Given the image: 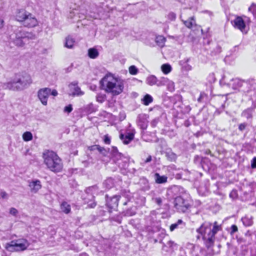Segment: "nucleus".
<instances>
[{"label":"nucleus","mask_w":256,"mask_h":256,"mask_svg":"<svg viewBox=\"0 0 256 256\" xmlns=\"http://www.w3.org/2000/svg\"><path fill=\"white\" fill-rule=\"evenodd\" d=\"M234 28L240 30L243 33H246V24L243 18L240 16H237L232 22Z\"/></svg>","instance_id":"nucleus-12"},{"label":"nucleus","mask_w":256,"mask_h":256,"mask_svg":"<svg viewBox=\"0 0 256 256\" xmlns=\"http://www.w3.org/2000/svg\"><path fill=\"white\" fill-rule=\"evenodd\" d=\"M158 80L154 75H150L148 76L146 80V82L149 86H152L156 84L157 86Z\"/></svg>","instance_id":"nucleus-18"},{"label":"nucleus","mask_w":256,"mask_h":256,"mask_svg":"<svg viewBox=\"0 0 256 256\" xmlns=\"http://www.w3.org/2000/svg\"><path fill=\"white\" fill-rule=\"evenodd\" d=\"M146 126H147L146 124H143L142 126V128H143V129H146Z\"/></svg>","instance_id":"nucleus-49"},{"label":"nucleus","mask_w":256,"mask_h":256,"mask_svg":"<svg viewBox=\"0 0 256 256\" xmlns=\"http://www.w3.org/2000/svg\"><path fill=\"white\" fill-rule=\"evenodd\" d=\"M134 138V134L132 132H129L126 135L120 134V138L123 141L124 144H128Z\"/></svg>","instance_id":"nucleus-15"},{"label":"nucleus","mask_w":256,"mask_h":256,"mask_svg":"<svg viewBox=\"0 0 256 256\" xmlns=\"http://www.w3.org/2000/svg\"><path fill=\"white\" fill-rule=\"evenodd\" d=\"M104 141L106 144H110V137L108 134L104 135Z\"/></svg>","instance_id":"nucleus-38"},{"label":"nucleus","mask_w":256,"mask_h":256,"mask_svg":"<svg viewBox=\"0 0 256 256\" xmlns=\"http://www.w3.org/2000/svg\"><path fill=\"white\" fill-rule=\"evenodd\" d=\"M35 38V35L32 33L18 30L16 33V38L13 40L14 44L18 47H23L30 40Z\"/></svg>","instance_id":"nucleus-5"},{"label":"nucleus","mask_w":256,"mask_h":256,"mask_svg":"<svg viewBox=\"0 0 256 256\" xmlns=\"http://www.w3.org/2000/svg\"><path fill=\"white\" fill-rule=\"evenodd\" d=\"M8 246L13 247L17 251L24 250L29 246V243L26 239H19L16 241H12Z\"/></svg>","instance_id":"nucleus-9"},{"label":"nucleus","mask_w":256,"mask_h":256,"mask_svg":"<svg viewBox=\"0 0 256 256\" xmlns=\"http://www.w3.org/2000/svg\"><path fill=\"white\" fill-rule=\"evenodd\" d=\"M184 24L188 28H191L194 25H195V20L193 17L190 18L188 20L184 21Z\"/></svg>","instance_id":"nucleus-26"},{"label":"nucleus","mask_w":256,"mask_h":256,"mask_svg":"<svg viewBox=\"0 0 256 256\" xmlns=\"http://www.w3.org/2000/svg\"><path fill=\"white\" fill-rule=\"evenodd\" d=\"M4 25V21L3 20L0 19V30L2 29Z\"/></svg>","instance_id":"nucleus-47"},{"label":"nucleus","mask_w":256,"mask_h":256,"mask_svg":"<svg viewBox=\"0 0 256 256\" xmlns=\"http://www.w3.org/2000/svg\"><path fill=\"white\" fill-rule=\"evenodd\" d=\"M142 100L145 106H148L150 103H151L152 102L153 98L150 95L146 94L144 96Z\"/></svg>","instance_id":"nucleus-25"},{"label":"nucleus","mask_w":256,"mask_h":256,"mask_svg":"<svg viewBox=\"0 0 256 256\" xmlns=\"http://www.w3.org/2000/svg\"><path fill=\"white\" fill-rule=\"evenodd\" d=\"M95 146L96 147V149L100 152H102L103 151L105 150L104 148L101 147L98 145H96Z\"/></svg>","instance_id":"nucleus-44"},{"label":"nucleus","mask_w":256,"mask_h":256,"mask_svg":"<svg viewBox=\"0 0 256 256\" xmlns=\"http://www.w3.org/2000/svg\"><path fill=\"white\" fill-rule=\"evenodd\" d=\"M211 228V223L204 222L200 228L196 230V232L202 236V239L208 248L211 247L214 244Z\"/></svg>","instance_id":"nucleus-4"},{"label":"nucleus","mask_w":256,"mask_h":256,"mask_svg":"<svg viewBox=\"0 0 256 256\" xmlns=\"http://www.w3.org/2000/svg\"><path fill=\"white\" fill-rule=\"evenodd\" d=\"M174 206L180 212H184L190 206V204L182 197L178 196L175 198Z\"/></svg>","instance_id":"nucleus-10"},{"label":"nucleus","mask_w":256,"mask_h":256,"mask_svg":"<svg viewBox=\"0 0 256 256\" xmlns=\"http://www.w3.org/2000/svg\"><path fill=\"white\" fill-rule=\"evenodd\" d=\"M0 196L2 198H8V194L5 192H0Z\"/></svg>","instance_id":"nucleus-43"},{"label":"nucleus","mask_w":256,"mask_h":256,"mask_svg":"<svg viewBox=\"0 0 256 256\" xmlns=\"http://www.w3.org/2000/svg\"><path fill=\"white\" fill-rule=\"evenodd\" d=\"M10 213L13 216H16L18 214V212L16 208H10Z\"/></svg>","instance_id":"nucleus-39"},{"label":"nucleus","mask_w":256,"mask_h":256,"mask_svg":"<svg viewBox=\"0 0 256 256\" xmlns=\"http://www.w3.org/2000/svg\"><path fill=\"white\" fill-rule=\"evenodd\" d=\"M75 44V40L70 36H68L65 38L64 46L68 48H72Z\"/></svg>","instance_id":"nucleus-17"},{"label":"nucleus","mask_w":256,"mask_h":256,"mask_svg":"<svg viewBox=\"0 0 256 256\" xmlns=\"http://www.w3.org/2000/svg\"><path fill=\"white\" fill-rule=\"evenodd\" d=\"M88 56L91 58H96L98 56V52L95 48H90L88 50Z\"/></svg>","instance_id":"nucleus-19"},{"label":"nucleus","mask_w":256,"mask_h":256,"mask_svg":"<svg viewBox=\"0 0 256 256\" xmlns=\"http://www.w3.org/2000/svg\"><path fill=\"white\" fill-rule=\"evenodd\" d=\"M3 88L13 91L20 90L18 82H16V76L10 81L4 83Z\"/></svg>","instance_id":"nucleus-13"},{"label":"nucleus","mask_w":256,"mask_h":256,"mask_svg":"<svg viewBox=\"0 0 256 256\" xmlns=\"http://www.w3.org/2000/svg\"><path fill=\"white\" fill-rule=\"evenodd\" d=\"M98 191V188L96 186L89 187L86 189V194H90V196H89L90 198H85V201L88 203L89 208H93L96 206V203L94 201V194H96Z\"/></svg>","instance_id":"nucleus-8"},{"label":"nucleus","mask_w":256,"mask_h":256,"mask_svg":"<svg viewBox=\"0 0 256 256\" xmlns=\"http://www.w3.org/2000/svg\"><path fill=\"white\" fill-rule=\"evenodd\" d=\"M248 11L252 12L256 16V4H252L248 8Z\"/></svg>","instance_id":"nucleus-34"},{"label":"nucleus","mask_w":256,"mask_h":256,"mask_svg":"<svg viewBox=\"0 0 256 256\" xmlns=\"http://www.w3.org/2000/svg\"><path fill=\"white\" fill-rule=\"evenodd\" d=\"M100 82L104 92L116 96L123 92L126 80L119 76L108 72L101 79Z\"/></svg>","instance_id":"nucleus-1"},{"label":"nucleus","mask_w":256,"mask_h":256,"mask_svg":"<svg viewBox=\"0 0 256 256\" xmlns=\"http://www.w3.org/2000/svg\"><path fill=\"white\" fill-rule=\"evenodd\" d=\"M16 18L18 21L22 22V24L26 27L33 28L38 24L36 18L24 10H19L16 14Z\"/></svg>","instance_id":"nucleus-3"},{"label":"nucleus","mask_w":256,"mask_h":256,"mask_svg":"<svg viewBox=\"0 0 256 256\" xmlns=\"http://www.w3.org/2000/svg\"><path fill=\"white\" fill-rule=\"evenodd\" d=\"M246 126V123L240 124L239 125L238 128L240 130L242 131L245 129Z\"/></svg>","instance_id":"nucleus-42"},{"label":"nucleus","mask_w":256,"mask_h":256,"mask_svg":"<svg viewBox=\"0 0 256 256\" xmlns=\"http://www.w3.org/2000/svg\"><path fill=\"white\" fill-rule=\"evenodd\" d=\"M151 160H152V158H151V156H149L146 158V162H150V161H151Z\"/></svg>","instance_id":"nucleus-48"},{"label":"nucleus","mask_w":256,"mask_h":256,"mask_svg":"<svg viewBox=\"0 0 256 256\" xmlns=\"http://www.w3.org/2000/svg\"><path fill=\"white\" fill-rule=\"evenodd\" d=\"M44 163L48 168L54 172H59L62 168V160L54 152L48 150L43 154Z\"/></svg>","instance_id":"nucleus-2"},{"label":"nucleus","mask_w":256,"mask_h":256,"mask_svg":"<svg viewBox=\"0 0 256 256\" xmlns=\"http://www.w3.org/2000/svg\"><path fill=\"white\" fill-rule=\"evenodd\" d=\"M252 110L250 108H248L244 111L242 114V116L248 119L252 117Z\"/></svg>","instance_id":"nucleus-29"},{"label":"nucleus","mask_w":256,"mask_h":256,"mask_svg":"<svg viewBox=\"0 0 256 256\" xmlns=\"http://www.w3.org/2000/svg\"><path fill=\"white\" fill-rule=\"evenodd\" d=\"M242 81L238 78L232 79L228 84L230 86H232V89L236 90L240 88L242 85Z\"/></svg>","instance_id":"nucleus-16"},{"label":"nucleus","mask_w":256,"mask_h":256,"mask_svg":"<svg viewBox=\"0 0 256 256\" xmlns=\"http://www.w3.org/2000/svg\"><path fill=\"white\" fill-rule=\"evenodd\" d=\"M166 38L162 36H158L156 38V42L160 47H163L166 42Z\"/></svg>","instance_id":"nucleus-20"},{"label":"nucleus","mask_w":256,"mask_h":256,"mask_svg":"<svg viewBox=\"0 0 256 256\" xmlns=\"http://www.w3.org/2000/svg\"><path fill=\"white\" fill-rule=\"evenodd\" d=\"M172 67L168 64H163L161 66V70L162 72L166 74H169L172 71Z\"/></svg>","instance_id":"nucleus-24"},{"label":"nucleus","mask_w":256,"mask_h":256,"mask_svg":"<svg viewBox=\"0 0 256 256\" xmlns=\"http://www.w3.org/2000/svg\"><path fill=\"white\" fill-rule=\"evenodd\" d=\"M15 76L16 82H18L20 90L26 88L32 82L31 78L28 74H18Z\"/></svg>","instance_id":"nucleus-7"},{"label":"nucleus","mask_w":256,"mask_h":256,"mask_svg":"<svg viewBox=\"0 0 256 256\" xmlns=\"http://www.w3.org/2000/svg\"><path fill=\"white\" fill-rule=\"evenodd\" d=\"M166 86H167L168 90L170 91H173L174 90V82L172 80H168V82L166 83Z\"/></svg>","instance_id":"nucleus-32"},{"label":"nucleus","mask_w":256,"mask_h":256,"mask_svg":"<svg viewBox=\"0 0 256 256\" xmlns=\"http://www.w3.org/2000/svg\"><path fill=\"white\" fill-rule=\"evenodd\" d=\"M248 220V218H242V220L243 222V223L246 226H250L252 224V221L251 220H248V222L246 224V220Z\"/></svg>","instance_id":"nucleus-40"},{"label":"nucleus","mask_w":256,"mask_h":256,"mask_svg":"<svg viewBox=\"0 0 256 256\" xmlns=\"http://www.w3.org/2000/svg\"><path fill=\"white\" fill-rule=\"evenodd\" d=\"M238 231V228L236 225H232V232L234 233Z\"/></svg>","instance_id":"nucleus-45"},{"label":"nucleus","mask_w":256,"mask_h":256,"mask_svg":"<svg viewBox=\"0 0 256 256\" xmlns=\"http://www.w3.org/2000/svg\"><path fill=\"white\" fill-rule=\"evenodd\" d=\"M50 94L54 96H56L58 92L56 90H51L49 88H41L38 92V96L42 104L44 106L47 105L48 99Z\"/></svg>","instance_id":"nucleus-6"},{"label":"nucleus","mask_w":256,"mask_h":256,"mask_svg":"<svg viewBox=\"0 0 256 256\" xmlns=\"http://www.w3.org/2000/svg\"><path fill=\"white\" fill-rule=\"evenodd\" d=\"M220 226L217 224V222H215L214 224L213 228L212 230V236L214 240V236L220 230Z\"/></svg>","instance_id":"nucleus-27"},{"label":"nucleus","mask_w":256,"mask_h":256,"mask_svg":"<svg viewBox=\"0 0 256 256\" xmlns=\"http://www.w3.org/2000/svg\"><path fill=\"white\" fill-rule=\"evenodd\" d=\"M128 71L130 74L136 75L138 72V69L135 66H131L128 68Z\"/></svg>","instance_id":"nucleus-30"},{"label":"nucleus","mask_w":256,"mask_h":256,"mask_svg":"<svg viewBox=\"0 0 256 256\" xmlns=\"http://www.w3.org/2000/svg\"><path fill=\"white\" fill-rule=\"evenodd\" d=\"M106 94H98L96 96V100L100 103L103 102L106 100Z\"/></svg>","instance_id":"nucleus-33"},{"label":"nucleus","mask_w":256,"mask_h":256,"mask_svg":"<svg viewBox=\"0 0 256 256\" xmlns=\"http://www.w3.org/2000/svg\"><path fill=\"white\" fill-rule=\"evenodd\" d=\"M28 186L32 193L36 194L42 188V184L39 180H35L30 182Z\"/></svg>","instance_id":"nucleus-14"},{"label":"nucleus","mask_w":256,"mask_h":256,"mask_svg":"<svg viewBox=\"0 0 256 256\" xmlns=\"http://www.w3.org/2000/svg\"><path fill=\"white\" fill-rule=\"evenodd\" d=\"M172 158L173 159H175L176 158V155L174 154H172Z\"/></svg>","instance_id":"nucleus-50"},{"label":"nucleus","mask_w":256,"mask_h":256,"mask_svg":"<svg viewBox=\"0 0 256 256\" xmlns=\"http://www.w3.org/2000/svg\"><path fill=\"white\" fill-rule=\"evenodd\" d=\"M120 198V196H115L112 197V200L113 201L114 203V205L116 206H117L118 205V202Z\"/></svg>","instance_id":"nucleus-36"},{"label":"nucleus","mask_w":256,"mask_h":256,"mask_svg":"<svg viewBox=\"0 0 256 256\" xmlns=\"http://www.w3.org/2000/svg\"><path fill=\"white\" fill-rule=\"evenodd\" d=\"M182 222V221L181 220H178V222L176 223L172 224L170 226V231L172 232L174 230H175L176 228H178V226L180 224H181Z\"/></svg>","instance_id":"nucleus-35"},{"label":"nucleus","mask_w":256,"mask_h":256,"mask_svg":"<svg viewBox=\"0 0 256 256\" xmlns=\"http://www.w3.org/2000/svg\"><path fill=\"white\" fill-rule=\"evenodd\" d=\"M251 166L252 168H256V157L254 158L252 160Z\"/></svg>","instance_id":"nucleus-41"},{"label":"nucleus","mask_w":256,"mask_h":256,"mask_svg":"<svg viewBox=\"0 0 256 256\" xmlns=\"http://www.w3.org/2000/svg\"><path fill=\"white\" fill-rule=\"evenodd\" d=\"M70 94L72 96H81L84 94V92L81 90L76 81L71 82L68 85Z\"/></svg>","instance_id":"nucleus-11"},{"label":"nucleus","mask_w":256,"mask_h":256,"mask_svg":"<svg viewBox=\"0 0 256 256\" xmlns=\"http://www.w3.org/2000/svg\"><path fill=\"white\" fill-rule=\"evenodd\" d=\"M170 242L174 244V242Z\"/></svg>","instance_id":"nucleus-52"},{"label":"nucleus","mask_w":256,"mask_h":256,"mask_svg":"<svg viewBox=\"0 0 256 256\" xmlns=\"http://www.w3.org/2000/svg\"><path fill=\"white\" fill-rule=\"evenodd\" d=\"M104 184L107 188H110L113 186V180L112 178H108L104 181Z\"/></svg>","instance_id":"nucleus-31"},{"label":"nucleus","mask_w":256,"mask_h":256,"mask_svg":"<svg viewBox=\"0 0 256 256\" xmlns=\"http://www.w3.org/2000/svg\"><path fill=\"white\" fill-rule=\"evenodd\" d=\"M61 210L66 214H68L70 212V206L66 202H62L60 204Z\"/></svg>","instance_id":"nucleus-21"},{"label":"nucleus","mask_w":256,"mask_h":256,"mask_svg":"<svg viewBox=\"0 0 256 256\" xmlns=\"http://www.w3.org/2000/svg\"><path fill=\"white\" fill-rule=\"evenodd\" d=\"M155 202L158 204L160 205L162 203V200L160 198H155Z\"/></svg>","instance_id":"nucleus-46"},{"label":"nucleus","mask_w":256,"mask_h":256,"mask_svg":"<svg viewBox=\"0 0 256 256\" xmlns=\"http://www.w3.org/2000/svg\"><path fill=\"white\" fill-rule=\"evenodd\" d=\"M22 140L24 142H29L32 140V134L30 132H26L22 135Z\"/></svg>","instance_id":"nucleus-23"},{"label":"nucleus","mask_w":256,"mask_h":256,"mask_svg":"<svg viewBox=\"0 0 256 256\" xmlns=\"http://www.w3.org/2000/svg\"><path fill=\"white\" fill-rule=\"evenodd\" d=\"M168 78L164 77L161 78L159 80H158L157 86H166L167 82L168 80Z\"/></svg>","instance_id":"nucleus-28"},{"label":"nucleus","mask_w":256,"mask_h":256,"mask_svg":"<svg viewBox=\"0 0 256 256\" xmlns=\"http://www.w3.org/2000/svg\"><path fill=\"white\" fill-rule=\"evenodd\" d=\"M248 220H246V224L248 222Z\"/></svg>","instance_id":"nucleus-51"},{"label":"nucleus","mask_w":256,"mask_h":256,"mask_svg":"<svg viewBox=\"0 0 256 256\" xmlns=\"http://www.w3.org/2000/svg\"><path fill=\"white\" fill-rule=\"evenodd\" d=\"M72 110V106L71 104H69L64 108V112L67 113L70 112Z\"/></svg>","instance_id":"nucleus-37"},{"label":"nucleus","mask_w":256,"mask_h":256,"mask_svg":"<svg viewBox=\"0 0 256 256\" xmlns=\"http://www.w3.org/2000/svg\"><path fill=\"white\" fill-rule=\"evenodd\" d=\"M156 182L158 184L165 183L167 181V177L166 176H160L158 174H155Z\"/></svg>","instance_id":"nucleus-22"}]
</instances>
